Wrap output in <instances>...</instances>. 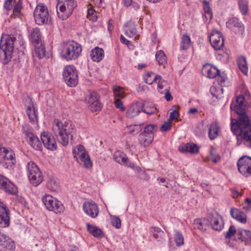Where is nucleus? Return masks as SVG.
I'll list each match as a JSON object with an SVG mask.
<instances>
[{"instance_id": "f257e3e1", "label": "nucleus", "mask_w": 251, "mask_h": 251, "mask_svg": "<svg viewBox=\"0 0 251 251\" xmlns=\"http://www.w3.org/2000/svg\"><path fill=\"white\" fill-rule=\"evenodd\" d=\"M245 98L239 95L235 102H232L230 108L238 114L237 119H232L230 126L233 133L236 136L237 145L240 146L243 142L247 147L251 148V125L249 116L245 111Z\"/></svg>"}, {"instance_id": "f03ea898", "label": "nucleus", "mask_w": 251, "mask_h": 251, "mask_svg": "<svg viewBox=\"0 0 251 251\" xmlns=\"http://www.w3.org/2000/svg\"><path fill=\"white\" fill-rule=\"evenodd\" d=\"M52 130L55 136L58 137L59 142L62 145L66 146L69 138H73L75 129L71 121H65L63 123L60 120L55 119L52 123Z\"/></svg>"}, {"instance_id": "7ed1b4c3", "label": "nucleus", "mask_w": 251, "mask_h": 251, "mask_svg": "<svg viewBox=\"0 0 251 251\" xmlns=\"http://www.w3.org/2000/svg\"><path fill=\"white\" fill-rule=\"evenodd\" d=\"M16 41V38L10 35H5L1 38L0 59L4 65L8 64L12 57Z\"/></svg>"}, {"instance_id": "20e7f679", "label": "nucleus", "mask_w": 251, "mask_h": 251, "mask_svg": "<svg viewBox=\"0 0 251 251\" xmlns=\"http://www.w3.org/2000/svg\"><path fill=\"white\" fill-rule=\"evenodd\" d=\"M81 51L82 48L79 44L74 41H69L64 44L61 55L67 61L75 60L78 57Z\"/></svg>"}, {"instance_id": "39448f33", "label": "nucleus", "mask_w": 251, "mask_h": 251, "mask_svg": "<svg viewBox=\"0 0 251 251\" xmlns=\"http://www.w3.org/2000/svg\"><path fill=\"white\" fill-rule=\"evenodd\" d=\"M17 163L14 151L10 148H0V165L5 169L13 170Z\"/></svg>"}, {"instance_id": "423d86ee", "label": "nucleus", "mask_w": 251, "mask_h": 251, "mask_svg": "<svg viewBox=\"0 0 251 251\" xmlns=\"http://www.w3.org/2000/svg\"><path fill=\"white\" fill-rule=\"evenodd\" d=\"M74 158L85 168L89 169L92 167V162L83 146L78 145L73 151Z\"/></svg>"}, {"instance_id": "0eeeda50", "label": "nucleus", "mask_w": 251, "mask_h": 251, "mask_svg": "<svg viewBox=\"0 0 251 251\" xmlns=\"http://www.w3.org/2000/svg\"><path fill=\"white\" fill-rule=\"evenodd\" d=\"M76 6L77 2L75 0H65L56 8L58 17L61 20L67 19Z\"/></svg>"}, {"instance_id": "6e6552de", "label": "nucleus", "mask_w": 251, "mask_h": 251, "mask_svg": "<svg viewBox=\"0 0 251 251\" xmlns=\"http://www.w3.org/2000/svg\"><path fill=\"white\" fill-rule=\"evenodd\" d=\"M63 76L66 83L70 87H75L78 83L77 71L73 65H68L64 68Z\"/></svg>"}, {"instance_id": "1a4fd4ad", "label": "nucleus", "mask_w": 251, "mask_h": 251, "mask_svg": "<svg viewBox=\"0 0 251 251\" xmlns=\"http://www.w3.org/2000/svg\"><path fill=\"white\" fill-rule=\"evenodd\" d=\"M27 169L30 182L35 186L39 185L44 179L42 173L37 166L34 162H30L27 165Z\"/></svg>"}, {"instance_id": "9d476101", "label": "nucleus", "mask_w": 251, "mask_h": 251, "mask_svg": "<svg viewBox=\"0 0 251 251\" xmlns=\"http://www.w3.org/2000/svg\"><path fill=\"white\" fill-rule=\"evenodd\" d=\"M42 200L46 208L55 213H61L64 211V207L61 201L53 198L50 195H46L42 198Z\"/></svg>"}, {"instance_id": "9b49d317", "label": "nucleus", "mask_w": 251, "mask_h": 251, "mask_svg": "<svg viewBox=\"0 0 251 251\" xmlns=\"http://www.w3.org/2000/svg\"><path fill=\"white\" fill-rule=\"evenodd\" d=\"M34 17L36 24L42 25L47 24L49 19L47 7L42 4H38L34 11Z\"/></svg>"}, {"instance_id": "f8f14e48", "label": "nucleus", "mask_w": 251, "mask_h": 251, "mask_svg": "<svg viewBox=\"0 0 251 251\" xmlns=\"http://www.w3.org/2000/svg\"><path fill=\"white\" fill-rule=\"evenodd\" d=\"M238 171L245 177L251 176V157L243 156L240 157L237 163Z\"/></svg>"}, {"instance_id": "ddd939ff", "label": "nucleus", "mask_w": 251, "mask_h": 251, "mask_svg": "<svg viewBox=\"0 0 251 251\" xmlns=\"http://www.w3.org/2000/svg\"><path fill=\"white\" fill-rule=\"evenodd\" d=\"M85 101L89 109L92 112L100 111L101 109L100 103L99 100V95L96 92H89L85 98Z\"/></svg>"}, {"instance_id": "4468645a", "label": "nucleus", "mask_w": 251, "mask_h": 251, "mask_svg": "<svg viewBox=\"0 0 251 251\" xmlns=\"http://www.w3.org/2000/svg\"><path fill=\"white\" fill-rule=\"evenodd\" d=\"M208 225L213 229L221 231L224 227V222L222 217L218 212L210 213L207 216Z\"/></svg>"}, {"instance_id": "2eb2a0df", "label": "nucleus", "mask_w": 251, "mask_h": 251, "mask_svg": "<svg viewBox=\"0 0 251 251\" xmlns=\"http://www.w3.org/2000/svg\"><path fill=\"white\" fill-rule=\"evenodd\" d=\"M41 139L44 147L50 151L57 149L56 141L52 135L49 132L44 131L41 134Z\"/></svg>"}, {"instance_id": "dca6fc26", "label": "nucleus", "mask_w": 251, "mask_h": 251, "mask_svg": "<svg viewBox=\"0 0 251 251\" xmlns=\"http://www.w3.org/2000/svg\"><path fill=\"white\" fill-rule=\"evenodd\" d=\"M209 40L212 46L216 50L221 49L224 46V38L220 31L213 30L209 36Z\"/></svg>"}, {"instance_id": "f3484780", "label": "nucleus", "mask_w": 251, "mask_h": 251, "mask_svg": "<svg viewBox=\"0 0 251 251\" xmlns=\"http://www.w3.org/2000/svg\"><path fill=\"white\" fill-rule=\"evenodd\" d=\"M10 225V211L8 208L0 201V227H8Z\"/></svg>"}, {"instance_id": "a211bd4d", "label": "nucleus", "mask_w": 251, "mask_h": 251, "mask_svg": "<svg viewBox=\"0 0 251 251\" xmlns=\"http://www.w3.org/2000/svg\"><path fill=\"white\" fill-rule=\"evenodd\" d=\"M83 208L85 213L93 218H96L98 215V207L93 201L84 202Z\"/></svg>"}, {"instance_id": "6ab92c4d", "label": "nucleus", "mask_w": 251, "mask_h": 251, "mask_svg": "<svg viewBox=\"0 0 251 251\" xmlns=\"http://www.w3.org/2000/svg\"><path fill=\"white\" fill-rule=\"evenodd\" d=\"M113 158L117 163L124 165L128 167L133 168L134 164L128 161V157L124 152L120 151H116L113 154Z\"/></svg>"}, {"instance_id": "aec40b11", "label": "nucleus", "mask_w": 251, "mask_h": 251, "mask_svg": "<svg viewBox=\"0 0 251 251\" xmlns=\"http://www.w3.org/2000/svg\"><path fill=\"white\" fill-rule=\"evenodd\" d=\"M237 238L245 245L251 246V231L243 228H238Z\"/></svg>"}, {"instance_id": "412c9836", "label": "nucleus", "mask_w": 251, "mask_h": 251, "mask_svg": "<svg viewBox=\"0 0 251 251\" xmlns=\"http://www.w3.org/2000/svg\"><path fill=\"white\" fill-rule=\"evenodd\" d=\"M124 33L128 37H134V40L137 41L139 38V35H136L137 30L134 23L130 21L124 25Z\"/></svg>"}, {"instance_id": "4be33fe9", "label": "nucleus", "mask_w": 251, "mask_h": 251, "mask_svg": "<svg viewBox=\"0 0 251 251\" xmlns=\"http://www.w3.org/2000/svg\"><path fill=\"white\" fill-rule=\"evenodd\" d=\"M226 25L227 27L231 30H234L235 28L238 29L239 33L243 34L244 31V26L243 24L240 22L238 19L236 17H232L226 22Z\"/></svg>"}, {"instance_id": "5701e85b", "label": "nucleus", "mask_w": 251, "mask_h": 251, "mask_svg": "<svg viewBox=\"0 0 251 251\" xmlns=\"http://www.w3.org/2000/svg\"><path fill=\"white\" fill-rule=\"evenodd\" d=\"M143 103L136 102L130 105L126 112V117L128 118H133L140 113L143 108Z\"/></svg>"}, {"instance_id": "b1692460", "label": "nucleus", "mask_w": 251, "mask_h": 251, "mask_svg": "<svg viewBox=\"0 0 251 251\" xmlns=\"http://www.w3.org/2000/svg\"><path fill=\"white\" fill-rule=\"evenodd\" d=\"M202 72L204 75L210 78H214L220 74V70L216 67L209 64H205L203 66Z\"/></svg>"}, {"instance_id": "393cba45", "label": "nucleus", "mask_w": 251, "mask_h": 251, "mask_svg": "<svg viewBox=\"0 0 251 251\" xmlns=\"http://www.w3.org/2000/svg\"><path fill=\"white\" fill-rule=\"evenodd\" d=\"M145 82L148 84H152L153 82L158 80L159 88H162V84L163 82V80L162 79V77L159 75H155L152 72L148 73L144 77Z\"/></svg>"}, {"instance_id": "a878e982", "label": "nucleus", "mask_w": 251, "mask_h": 251, "mask_svg": "<svg viewBox=\"0 0 251 251\" xmlns=\"http://www.w3.org/2000/svg\"><path fill=\"white\" fill-rule=\"evenodd\" d=\"M0 246L11 251L14 250L16 247L15 242L5 234L0 235Z\"/></svg>"}, {"instance_id": "bb28decb", "label": "nucleus", "mask_w": 251, "mask_h": 251, "mask_svg": "<svg viewBox=\"0 0 251 251\" xmlns=\"http://www.w3.org/2000/svg\"><path fill=\"white\" fill-rule=\"evenodd\" d=\"M91 58L93 61L99 62L104 56V51L102 48L95 47L91 51Z\"/></svg>"}, {"instance_id": "cd10ccee", "label": "nucleus", "mask_w": 251, "mask_h": 251, "mask_svg": "<svg viewBox=\"0 0 251 251\" xmlns=\"http://www.w3.org/2000/svg\"><path fill=\"white\" fill-rule=\"evenodd\" d=\"M28 100L30 103V105L33 108V110L32 109L30 106H28L27 107L26 112L30 121L32 122H35L37 121V110L33 106V101L32 100V99L28 97Z\"/></svg>"}, {"instance_id": "c85d7f7f", "label": "nucleus", "mask_w": 251, "mask_h": 251, "mask_svg": "<svg viewBox=\"0 0 251 251\" xmlns=\"http://www.w3.org/2000/svg\"><path fill=\"white\" fill-rule=\"evenodd\" d=\"M30 39L33 45L37 44L38 45L42 42L41 33L38 28L36 27L31 29Z\"/></svg>"}, {"instance_id": "c756f323", "label": "nucleus", "mask_w": 251, "mask_h": 251, "mask_svg": "<svg viewBox=\"0 0 251 251\" xmlns=\"http://www.w3.org/2000/svg\"><path fill=\"white\" fill-rule=\"evenodd\" d=\"M220 131V126L218 122H212L208 129V137L211 140H214L218 136Z\"/></svg>"}, {"instance_id": "7c9ffc66", "label": "nucleus", "mask_w": 251, "mask_h": 251, "mask_svg": "<svg viewBox=\"0 0 251 251\" xmlns=\"http://www.w3.org/2000/svg\"><path fill=\"white\" fill-rule=\"evenodd\" d=\"M231 216L243 224L247 222V219L245 213L237 208H231L230 210Z\"/></svg>"}, {"instance_id": "2f4dec72", "label": "nucleus", "mask_w": 251, "mask_h": 251, "mask_svg": "<svg viewBox=\"0 0 251 251\" xmlns=\"http://www.w3.org/2000/svg\"><path fill=\"white\" fill-rule=\"evenodd\" d=\"M153 139V135H147L142 132L138 136V140L140 144L144 147L149 146L152 143Z\"/></svg>"}, {"instance_id": "473e14b6", "label": "nucleus", "mask_w": 251, "mask_h": 251, "mask_svg": "<svg viewBox=\"0 0 251 251\" xmlns=\"http://www.w3.org/2000/svg\"><path fill=\"white\" fill-rule=\"evenodd\" d=\"M179 150L180 148L179 147ZM182 152H189L192 154L198 153L199 152V147L193 143H188L184 145L181 149Z\"/></svg>"}, {"instance_id": "72a5a7b5", "label": "nucleus", "mask_w": 251, "mask_h": 251, "mask_svg": "<svg viewBox=\"0 0 251 251\" xmlns=\"http://www.w3.org/2000/svg\"><path fill=\"white\" fill-rule=\"evenodd\" d=\"M195 228H198L202 231L206 229L207 226H209L207 217L202 219H196L194 223Z\"/></svg>"}, {"instance_id": "f704fd0d", "label": "nucleus", "mask_w": 251, "mask_h": 251, "mask_svg": "<svg viewBox=\"0 0 251 251\" xmlns=\"http://www.w3.org/2000/svg\"><path fill=\"white\" fill-rule=\"evenodd\" d=\"M155 59L159 66L164 68L167 63V56L162 50L157 51L155 54Z\"/></svg>"}, {"instance_id": "c9c22d12", "label": "nucleus", "mask_w": 251, "mask_h": 251, "mask_svg": "<svg viewBox=\"0 0 251 251\" xmlns=\"http://www.w3.org/2000/svg\"><path fill=\"white\" fill-rule=\"evenodd\" d=\"M29 144L35 150L41 151L42 150V145L39 139L35 135L32 137H30V139L27 140Z\"/></svg>"}, {"instance_id": "e433bc0d", "label": "nucleus", "mask_w": 251, "mask_h": 251, "mask_svg": "<svg viewBox=\"0 0 251 251\" xmlns=\"http://www.w3.org/2000/svg\"><path fill=\"white\" fill-rule=\"evenodd\" d=\"M86 226L88 231L95 237H100L103 234V231L96 226L87 223Z\"/></svg>"}, {"instance_id": "4c0bfd02", "label": "nucleus", "mask_w": 251, "mask_h": 251, "mask_svg": "<svg viewBox=\"0 0 251 251\" xmlns=\"http://www.w3.org/2000/svg\"><path fill=\"white\" fill-rule=\"evenodd\" d=\"M203 3V8L204 11V14L203 17L206 20H211L212 18L213 14L212 10L210 7L209 1L210 0H201Z\"/></svg>"}, {"instance_id": "58836bf2", "label": "nucleus", "mask_w": 251, "mask_h": 251, "mask_svg": "<svg viewBox=\"0 0 251 251\" xmlns=\"http://www.w3.org/2000/svg\"><path fill=\"white\" fill-rule=\"evenodd\" d=\"M237 64L240 70L245 75H247L248 72V66L246 58L244 56H240L237 60Z\"/></svg>"}, {"instance_id": "ea45409f", "label": "nucleus", "mask_w": 251, "mask_h": 251, "mask_svg": "<svg viewBox=\"0 0 251 251\" xmlns=\"http://www.w3.org/2000/svg\"><path fill=\"white\" fill-rule=\"evenodd\" d=\"M151 231L152 233L154 238L157 240L158 241H161L164 235V231L158 227H151Z\"/></svg>"}, {"instance_id": "a19ab883", "label": "nucleus", "mask_w": 251, "mask_h": 251, "mask_svg": "<svg viewBox=\"0 0 251 251\" xmlns=\"http://www.w3.org/2000/svg\"><path fill=\"white\" fill-rule=\"evenodd\" d=\"M35 47V55L39 59L43 58L45 55V48L41 42L39 45H34Z\"/></svg>"}, {"instance_id": "79ce46f5", "label": "nucleus", "mask_w": 251, "mask_h": 251, "mask_svg": "<svg viewBox=\"0 0 251 251\" xmlns=\"http://www.w3.org/2000/svg\"><path fill=\"white\" fill-rule=\"evenodd\" d=\"M239 9L243 15H247L249 10V2L247 0H237Z\"/></svg>"}, {"instance_id": "37998d69", "label": "nucleus", "mask_w": 251, "mask_h": 251, "mask_svg": "<svg viewBox=\"0 0 251 251\" xmlns=\"http://www.w3.org/2000/svg\"><path fill=\"white\" fill-rule=\"evenodd\" d=\"M190 37L187 35H183L181 38L180 49L182 50H187L191 45Z\"/></svg>"}, {"instance_id": "c03bdc74", "label": "nucleus", "mask_w": 251, "mask_h": 251, "mask_svg": "<svg viewBox=\"0 0 251 251\" xmlns=\"http://www.w3.org/2000/svg\"><path fill=\"white\" fill-rule=\"evenodd\" d=\"M48 188L52 191H57L59 189L58 182L53 177H50L47 182Z\"/></svg>"}, {"instance_id": "a18cd8bd", "label": "nucleus", "mask_w": 251, "mask_h": 251, "mask_svg": "<svg viewBox=\"0 0 251 251\" xmlns=\"http://www.w3.org/2000/svg\"><path fill=\"white\" fill-rule=\"evenodd\" d=\"M113 90L115 99H119L124 98L126 94L123 90V88L118 86H113Z\"/></svg>"}, {"instance_id": "49530a36", "label": "nucleus", "mask_w": 251, "mask_h": 251, "mask_svg": "<svg viewBox=\"0 0 251 251\" xmlns=\"http://www.w3.org/2000/svg\"><path fill=\"white\" fill-rule=\"evenodd\" d=\"M174 238L176 246L180 247L184 244V237L182 234L177 230H175Z\"/></svg>"}, {"instance_id": "de8ad7c7", "label": "nucleus", "mask_w": 251, "mask_h": 251, "mask_svg": "<svg viewBox=\"0 0 251 251\" xmlns=\"http://www.w3.org/2000/svg\"><path fill=\"white\" fill-rule=\"evenodd\" d=\"M3 191L7 193L12 195H16L18 193L17 187L10 181L9 182H8L6 188L4 189Z\"/></svg>"}, {"instance_id": "09e8293b", "label": "nucleus", "mask_w": 251, "mask_h": 251, "mask_svg": "<svg viewBox=\"0 0 251 251\" xmlns=\"http://www.w3.org/2000/svg\"><path fill=\"white\" fill-rule=\"evenodd\" d=\"M157 129L158 127L155 125L149 124L145 126L142 133L147 135H153L154 132L157 131Z\"/></svg>"}, {"instance_id": "8fccbe9b", "label": "nucleus", "mask_w": 251, "mask_h": 251, "mask_svg": "<svg viewBox=\"0 0 251 251\" xmlns=\"http://www.w3.org/2000/svg\"><path fill=\"white\" fill-rule=\"evenodd\" d=\"M143 126V124H141L140 125H135L133 126H129L127 127L128 128V133L130 134L135 135L139 132H140L142 129V126Z\"/></svg>"}, {"instance_id": "3c124183", "label": "nucleus", "mask_w": 251, "mask_h": 251, "mask_svg": "<svg viewBox=\"0 0 251 251\" xmlns=\"http://www.w3.org/2000/svg\"><path fill=\"white\" fill-rule=\"evenodd\" d=\"M23 131L25 135L26 140L30 139V137H32L34 135L33 133V129L32 127H29L27 125H24L23 126Z\"/></svg>"}, {"instance_id": "603ef678", "label": "nucleus", "mask_w": 251, "mask_h": 251, "mask_svg": "<svg viewBox=\"0 0 251 251\" xmlns=\"http://www.w3.org/2000/svg\"><path fill=\"white\" fill-rule=\"evenodd\" d=\"M22 8V2L21 0H19L14 5L13 10V15L14 17H19Z\"/></svg>"}, {"instance_id": "864d4df0", "label": "nucleus", "mask_w": 251, "mask_h": 251, "mask_svg": "<svg viewBox=\"0 0 251 251\" xmlns=\"http://www.w3.org/2000/svg\"><path fill=\"white\" fill-rule=\"evenodd\" d=\"M141 110L148 115H152L156 112L157 109L153 106H144L143 104Z\"/></svg>"}, {"instance_id": "5fc2aeb1", "label": "nucleus", "mask_w": 251, "mask_h": 251, "mask_svg": "<svg viewBox=\"0 0 251 251\" xmlns=\"http://www.w3.org/2000/svg\"><path fill=\"white\" fill-rule=\"evenodd\" d=\"M211 160L213 163H217L220 161L221 158L220 156L218 154L216 151V150L214 148H212L210 151Z\"/></svg>"}, {"instance_id": "6e6d98bb", "label": "nucleus", "mask_w": 251, "mask_h": 251, "mask_svg": "<svg viewBox=\"0 0 251 251\" xmlns=\"http://www.w3.org/2000/svg\"><path fill=\"white\" fill-rule=\"evenodd\" d=\"M237 229H236L235 227L231 225L225 234V238L226 239H230L232 236H233L235 233L237 234Z\"/></svg>"}, {"instance_id": "4d7b16f0", "label": "nucleus", "mask_w": 251, "mask_h": 251, "mask_svg": "<svg viewBox=\"0 0 251 251\" xmlns=\"http://www.w3.org/2000/svg\"><path fill=\"white\" fill-rule=\"evenodd\" d=\"M112 225L117 228H120L121 226V221L120 219L116 216H113L111 218Z\"/></svg>"}, {"instance_id": "13d9d810", "label": "nucleus", "mask_w": 251, "mask_h": 251, "mask_svg": "<svg viewBox=\"0 0 251 251\" xmlns=\"http://www.w3.org/2000/svg\"><path fill=\"white\" fill-rule=\"evenodd\" d=\"M10 180L3 176L0 175V188L2 190L6 188V186Z\"/></svg>"}, {"instance_id": "bf43d9fd", "label": "nucleus", "mask_w": 251, "mask_h": 251, "mask_svg": "<svg viewBox=\"0 0 251 251\" xmlns=\"http://www.w3.org/2000/svg\"><path fill=\"white\" fill-rule=\"evenodd\" d=\"M16 2V0H5L4 4V8L7 10H10L12 8L13 3Z\"/></svg>"}, {"instance_id": "052dcab7", "label": "nucleus", "mask_w": 251, "mask_h": 251, "mask_svg": "<svg viewBox=\"0 0 251 251\" xmlns=\"http://www.w3.org/2000/svg\"><path fill=\"white\" fill-rule=\"evenodd\" d=\"M115 104L116 107L120 109L122 111H124L126 110L121 99H115Z\"/></svg>"}, {"instance_id": "680f3d73", "label": "nucleus", "mask_w": 251, "mask_h": 251, "mask_svg": "<svg viewBox=\"0 0 251 251\" xmlns=\"http://www.w3.org/2000/svg\"><path fill=\"white\" fill-rule=\"evenodd\" d=\"M171 122L168 120L167 122H165L161 127V130L163 132L167 131L170 129L171 126Z\"/></svg>"}, {"instance_id": "e2e57ef3", "label": "nucleus", "mask_w": 251, "mask_h": 251, "mask_svg": "<svg viewBox=\"0 0 251 251\" xmlns=\"http://www.w3.org/2000/svg\"><path fill=\"white\" fill-rule=\"evenodd\" d=\"M177 116H179V113L177 110H175L173 111H172V112H171L170 117H169V119L168 120L169 121H170L171 122H172V121L173 120L176 119V118Z\"/></svg>"}, {"instance_id": "0e129e2a", "label": "nucleus", "mask_w": 251, "mask_h": 251, "mask_svg": "<svg viewBox=\"0 0 251 251\" xmlns=\"http://www.w3.org/2000/svg\"><path fill=\"white\" fill-rule=\"evenodd\" d=\"M165 98L167 101H171L173 98L169 90L168 89H165Z\"/></svg>"}, {"instance_id": "69168bd1", "label": "nucleus", "mask_w": 251, "mask_h": 251, "mask_svg": "<svg viewBox=\"0 0 251 251\" xmlns=\"http://www.w3.org/2000/svg\"><path fill=\"white\" fill-rule=\"evenodd\" d=\"M219 75L218 82L219 85L223 86L226 81V78L224 76H221L220 74Z\"/></svg>"}, {"instance_id": "338daca9", "label": "nucleus", "mask_w": 251, "mask_h": 251, "mask_svg": "<svg viewBox=\"0 0 251 251\" xmlns=\"http://www.w3.org/2000/svg\"><path fill=\"white\" fill-rule=\"evenodd\" d=\"M120 40L122 43L127 45L129 43V41L127 40L126 38H125L123 35H121Z\"/></svg>"}, {"instance_id": "774afa93", "label": "nucleus", "mask_w": 251, "mask_h": 251, "mask_svg": "<svg viewBox=\"0 0 251 251\" xmlns=\"http://www.w3.org/2000/svg\"><path fill=\"white\" fill-rule=\"evenodd\" d=\"M245 202L248 204L247 209L250 210L251 208V199L250 198H246L245 199Z\"/></svg>"}]
</instances>
